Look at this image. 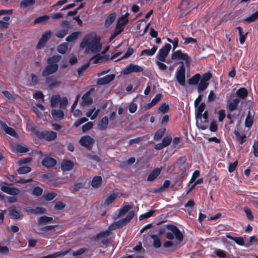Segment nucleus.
I'll return each instance as SVG.
<instances>
[{
    "mask_svg": "<svg viewBox=\"0 0 258 258\" xmlns=\"http://www.w3.org/2000/svg\"><path fill=\"white\" fill-rule=\"evenodd\" d=\"M226 236L227 238L233 240L237 244L240 246H245V243H244L242 237H234L229 234H227Z\"/></svg>",
    "mask_w": 258,
    "mask_h": 258,
    "instance_id": "obj_31",
    "label": "nucleus"
},
{
    "mask_svg": "<svg viewBox=\"0 0 258 258\" xmlns=\"http://www.w3.org/2000/svg\"><path fill=\"white\" fill-rule=\"evenodd\" d=\"M248 94L247 90L244 87L238 89L235 92V95L239 99L244 100L246 98Z\"/></svg>",
    "mask_w": 258,
    "mask_h": 258,
    "instance_id": "obj_24",
    "label": "nucleus"
},
{
    "mask_svg": "<svg viewBox=\"0 0 258 258\" xmlns=\"http://www.w3.org/2000/svg\"><path fill=\"white\" fill-rule=\"evenodd\" d=\"M171 46L170 44H166L162 48L159 49L156 55L157 58L161 61H165L166 58L168 55Z\"/></svg>",
    "mask_w": 258,
    "mask_h": 258,
    "instance_id": "obj_8",
    "label": "nucleus"
},
{
    "mask_svg": "<svg viewBox=\"0 0 258 258\" xmlns=\"http://www.w3.org/2000/svg\"><path fill=\"white\" fill-rule=\"evenodd\" d=\"M2 127L6 134L14 138H17L18 137V134L13 128L8 126L6 124H3Z\"/></svg>",
    "mask_w": 258,
    "mask_h": 258,
    "instance_id": "obj_29",
    "label": "nucleus"
},
{
    "mask_svg": "<svg viewBox=\"0 0 258 258\" xmlns=\"http://www.w3.org/2000/svg\"><path fill=\"white\" fill-rule=\"evenodd\" d=\"M94 91L95 89L94 88H91L82 96V104L83 105H89L92 103L93 99L90 96V95L92 92H93Z\"/></svg>",
    "mask_w": 258,
    "mask_h": 258,
    "instance_id": "obj_16",
    "label": "nucleus"
},
{
    "mask_svg": "<svg viewBox=\"0 0 258 258\" xmlns=\"http://www.w3.org/2000/svg\"><path fill=\"white\" fill-rule=\"evenodd\" d=\"M101 48V45L96 40L88 47V49L91 50L92 52H97Z\"/></svg>",
    "mask_w": 258,
    "mask_h": 258,
    "instance_id": "obj_44",
    "label": "nucleus"
},
{
    "mask_svg": "<svg viewBox=\"0 0 258 258\" xmlns=\"http://www.w3.org/2000/svg\"><path fill=\"white\" fill-rule=\"evenodd\" d=\"M117 195L115 193H113L110 195L109 196L107 197L106 200L104 201V205L106 206H108L110 204H111L116 198Z\"/></svg>",
    "mask_w": 258,
    "mask_h": 258,
    "instance_id": "obj_49",
    "label": "nucleus"
},
{
    "mask_svg": "<svg viewBox=\"0 0 258 258\" xmlns=\"http://www.w3.org/2000/svg\"><path fill=\"white\" fill-rule=\"evenodd\" d=\"M180 63L181 64L177 70L176 73V78L177 82L181 86H184L185 80V68L183 62H180Z\"/></svg>",
    "mask_w": 258,
    "mask_h": 258,
    "instance_id": "obj_7",
    "label": "nucleus"
},
{
    "mask_svg": "<svg viewBox=\"0 0 258 258\" xmlns=\"http://www.w3.org/2000/svg\"><path fill=\"white\" fill-rule=\"evenodd\" d=\"M110 231L107 229L106 230L102 231L98 233L96 235V238L98 239H100L102 237H107L110 235Z\"/></svg>",
    "mask_w": 258,
    "mask_h": 258,
    "instance_id": "obj_61",
    "label": "nucleus"
},
{
    "mask_svg": "<svg viewBox=\"0 0 258 258\" xmlns=\"http://www.w3.org/2000/svg\"><path fill=\"white\" fill-rule=\"evenodd\" d=\"M212 78V74L210 72H206L201 76L199 84L198 86V91L201 92L205 90L209 86V81Z\"/></svg>",
    "mask_w": 258,
    "mask_h": 258,
    "instance_id": "obj_6",
    "label": "nucleus"
},
{
    "mask_svg": "<svg viewBox=\"0 0 258 258\" xmlns=\"http://www.w3.org/2000/svg\"><path fill=\"white\" fill-rule=\"evenodd\" d=\"M68 29H61L57 31L56 34L55 36L58 38H63L68 33Z\"/></svg>",
    "mask_w": 258,
    "mask_h": 258,
    "instance_id": "obj_54",
    "label": "nucleus"
},
{
    "mask_svg": "<svg viewBox=\"0 0 258 258\" xmlns=\"http://www.w3.org/2000/svg\"><path fill=\"white\" fill-rule=\"evenodd\" d=\"M108 124V118L107 116H104L101 119L99 124V128L101 130H105L107 128Z\"/></svg>",
    "mask_w": 258,
    "mask_h": 258,
    "instance_id": "obj_43",
    "label": "nucleus"
},
{
    "mask_svg": "<svg viewBox=\"0 0 258 258\" xmlns=\"http://www.w3.org/2000/svg\"><path fill=\"white\" fill-rule=\"evenodd\" d=\"M128 19H121L120 17L118 18L116 24V28H123L124 26L128 23Z\"/></svg>",
    "mask_w": 258,
    "mask_h": 258,
    "instance_id": "obj_48",
    "label": "nucleus"
},
{
    "mask_svg": "<svg viewBox=\"0 0 258 258\" xmlns=\"http://www.w3.org/2000/svg\"><path fill=\"white\" fill-rule=\"evenodd\" d=\"M61 56L60 55H54L47 59V65L43 69L41 75L43 77H47L57 72L58 69L57 63L60 61Z\"/></svg>",
    "mask_w": 258,
    "mask_h": 258,
    "instance_id": "obj_2",
    "label": "nucleus"
},
{
    "mask_svg": "<svg viewBox=\"0 0 258 258\" xmlns=\"http://www.w3.org/2000/svg\"><path fill=\"white\" fill-rule=\"evenodd\" d=\"M51 35V32L50 30L47 31L44 33L37 44V48H41L50 38Z\"/></svg>",
    "mask_w": 258,
    "mask_h": 258,
    "instance_id": "obj_13",
    "label": "nucleus"
},
{
    "mask_svg": "<svg viewBox=\"0 0 258 258\" xmlns=\"http://www.w3.org/2000/svg\"><path fill=\"white\" fill-rule=\"evenodd\" d=\"M236 30L238 31V34L239 36V42L240 43L242 44L245 41L248 32L244 33L242 27L238 26L236 27Z\"/></svg>",
    "mask_w": 258,
    "mask_h": 258,
    "instance_id": "obj_33",
    "label": "nucleus"
},
{
    "mask_svg": "<svg viewBox=\"0 0 258 258\" xmlns=\"http://www.w3.org/2000/svg\"><path fill=\"white\" fill-rule=\"evenodd\" d=\"M80 34L79 32H74L72 33L70 35L67 36L66 40L68 42H73L77 39L78 35Z\"/></svg>",
    "mask_w": 258,
    "mask_h": 258,
    "instance_id": "obj_50",
    "label": "nucleus"
},
{
    "mask_svg": "<svg viewBox=\"0 0 258 258\" xmlns=\"http://www.w3.org/2000/svg\"><path fill=\"white\" fill-rule=\"evenodd\" d=\"M253 115L251 114L250 110L248 111L247 115L245 120L244 124L246 127H250L253 123Z\"/></svg>",
    "mask_w": 258,
    "mask_h": 258,
    "instance_id": "obj_35",
    "label": "nucleus"
},
{
    "mask_svg": "<svg viewBox=\"0 0 258 258\" xmlns=\"http://www.w3.org/2000/svg\"><path fill=\"white\" fill-rule=\"evenodd\" d=\"M154 212H155V210H150L148 212L140 215L139 217V219L140 220H142L144 219L149 218L153 216Z\"/></svg>",
    "mask_w": 258,
    "mask_h": 258,
    "instance_id": "obj_58",
    "label": "nucleus"
},
{
    "mask_svg": "<svg viewBox=\"0 0 258 258\" xmlns=\"http://www.w3.org/2000/svg\"><path fill=\"white\" fill-rule=\"evenodd\" d=\"M42 191V188L39 186H37L33 188L32 190V194L35 196L38 197L41 195Z\"/></svg>",
    "mask_w": 258,
    "mask_h": 258,
    "instance_id": "obj_63",
    "label": "nucleus"
},
{
    "mask_svg": "<svg viewBox=\"0 0 258 258\" xmlns=\"http://www.w3.org/2000/svg\"><path fill=\"white\" fill-rule=\"evenodd\" d=\"M31 168L27 166H22L17 169V172L19 174H26L30 172Z\"/></svg>",
    "mask_w": 258,
    "mask_h": 258,
    "instance_id": "obj_51",
    "label": "nucleus"
},
{
    "mask_svg": "<svg viewBox=\"0 0 258 258\" xmlns=\"http://www.w3.org/2000/svg\"><path fill=\"white\" fill-rule=\"evenodd\" d=\"M151 237L153 240V246L155 248H159L162 245L160 239L157 235L153 234L151 235Z\"/></svg>",
    "mask_w": 258,
    "mask_h": 258,
    "instance_id": "obj_45",
    "label": "nucleus"
},
{
    "mask_svg": "<svg viewBox=\"0 0 258 258\" xmlns=\"http://www.w3.org/2000/svg\"><path fill=\"white\" fill-rule=\"evenodd\" d=\"M234 134L239 144H242L246 141V137L244 134L241 135L237 130L234 131Z\"/></svg>",
    "mask_w": 258,
    "mask_h": 258,
    "instance_id": "obj_41",
    "label": "nucleus"
},
{
    "mask_svg": "<svg viewBox=\"0 0 258 258\" xmlns=\"http://www.w3.org/2000/svg\"><path fill=\"white\" fill-rule=\"evenodd\" d=\"M166 132V128H162L158 130L155 134L154 139L155 140H158L162 138Z\"/></svg>",
    "mask_w": 258,
    "mask_h": 258,
    "instance_id": "obj_47",
    "label": "nucleus"
},
{
    "mask_svg": "<svg viewBox=\"0 0 258 258\" xmlns=\"http://www.w3.org/2000/svg\"><path fill=\"white\" fill-rule=\"evenodd\" d=\"M115 78L114 74H110L105 76L103 78H99L96 82L98 85H104L108 84Z\"/></svg>",
    "mask_w": 258,
    "mask_h": 258,
    "instance_id": "obj_18",
    "label": "nucleus"
},
{
    "mask_svg": "<svg viewBox=\"0 0 258 258\" xmlns=\"http://www.w3.org/2000/svg\"><path fill=\"white\" fill-rule=\"evenodd\" d=\"M31 132L39 140H44L46 141H52L57 138V133L51 131H39L35 127H32L31 129Z\"/></svg>",
    "mask_w": 258,
    "mask_h": 258,
    "instance_id": "obj_4",
    "label": "nucleus"
},
{
    "mask_svg": "<svg viewBox=\"0 0 258 258\" xmlns=\"http://www.w3.org/2000/svg\"><path fill=\"white\" fill-rule=\"evenodd\" d=\"M60 96L58 94L53 95L50 98V106L51 107L56 106L57 103L59 102Z\"/></svg>",
    "mask_w": 258,
    "mask_h": 258,
    "instance_id": "obj_42",
    "label": "nucleus"
},
{
    "mask_svg": "<svg viewBox=\"0 0 258 258\" xmlns=\"http://www.w3.org/2000/svg\"><path fill=\"white\" fill-rule=\"evenodd\" d=\"M132 208V206L130 205H126L123 206L121 208H120L119 211L118 213L116 215L117 217H119L122 215H123L128 212Z\"/></svg>",
    "mask_w": 258,
    "mask_h": 258,
    "instance_id": "obj_38",
    "label": "nucleus"
},
{
    "mask_svg": "<svg viewBox=\"0 0 258 258\" xmlns=\"http://www.w3.org/2000/svg\"><path fill=\"white\" fill-rule=\"evenodd\" d=\"M45 77V82L50 89L59 86L61 83L60 81L56 80L53 76H48Z\"/></svg>",
    "mask_w": 258,
    "mask_h": 258,
    "instance_id": "obj_14",
    "label": "nucleus"
},
{
    "mask_svg": "<svg viewBox=\"0 0 258 258\" xmlns=\"http://www.w3.org/2000/svg\"><path fill=\"white\" fill-rule=\"evenodd\" d=\"M1 189L3 191L13 196L18 195L20 192V190L18 188L9 187L6 185H2L1 187Z\"/></svg>",
    "mask_w": 258,
    "mask_h": 258,
    "instance_id": "obj_20",
    "label": "nucleus"
},
{
    "mask_svg": "<svg viewBox=\"0 0 258 258\" xmlns=\"http://www.w3.org/2000/svg\"><path fill=\"white\" fill-rule=\"evenodd\" d=\"M94 140L89 136H85L81 138L79 143L82 146L85 147L90 150L92 149V145L94 143Z\"/></svg>",
    "mask_w": 258,
    "mask_h": 258,
    "instance_id": "obj_10",
    "label": "nucleus"
},
{
    "mask_svg": "<svg viewBox=\"0 0 258 258\" xmlns=\"http://www.w3.org/2000/svg\"><path fill=\"white\" fill-rule=\"evenodd\" d=\"M253 153L255 157H258V140H254L252 146Z\"/></svg>",
    "mask_w": 258,
    "mask_h": 258,
    "instance_id": "obj_64",
    "label": "nucleus"
},
{
    "mask_svg": "<svg viewBox=\"0 0 258 258\" xmlns=\"http://www.w3.org/2000/svg\"><path fill=\"white\" fill-rule=\"evenodd\" d=\"M206 105L204 102L201 103L198 106L196 112V118L201 119L202 118V113L204 111Z\"/></svg>",
    "mask_w": 258,
    "mask_h": 258,
    "instance_id": "obj_37",
    "label": "nucleus"
},
{
    "mask_svg": "<svg viewBox=\"0 0 258 258\" xmlns=\"http://www.w3.org/2000/svg\"><path fill=\"white\" fill-rule=\"evenodd\" d=\"M9 216L13 219L18 220L21 217V212L17 210V207L15 206H11L9 209Z\"/></svg>",
    "mask_w": 258,
    "mask_h": 258,
    "instance_id": "obj_21",
    "label": "nucleus"
},
{
    "mask_svg": "<svg viewBox=\"0 0 258 258\" xmlns=\"http://www.w3.org/2000/svg\"><path fill=\"white\" fill-rule=\"evenodd\" d=\"M57 226V225L45 226H43V227L40 228L39 229V230H40V232L42 233H45L47 231L52 230L53 229H54V228H55Z\"/></svg>",
    "mask_w": 258,
    "mask_h": 258,
    "instance_id": "obj_55",
    "label": "nucleus"
},
{
    "mask_svg": "<svg viewBox=\"0 0 258 258\" xmlns=\"http://www.w3.org/2000/svg\"><path fill=\"white\" fill-rule=\"evenodd\" d=\"M179 39L177 37H175L171 43L173 44V51L171 54V59L172 60H182L185 61V64L186 66H189L190 61V58L188 55L186 53H182L181 50H177L174 51V50L178 47Z\"/></svg>",
    "mask_w": 258,
    "mask_h": 258,
    "instance_id": "obj_3",
    "label": "nucleus"
},
{
    "mask_svg": "<svg viewBox=\"0 0 258 258\" xmlns=\"http://www.w3.org/2000/svg\"><path fill=\"white\" fill-rule=\"evenodd\" d=\"M68 49V44L67 43H63L59 45L57 47V51L61 54H64Z\"/></svg>",
    "mask_w": 258,
    "mask_h": 258,
    "instance_id": "obj_52",
    "label": "nucleus"
},
{
    "mask_svg": "<svg viewBox=\"0 0 258 258\" xmlns=\"http://www.w3.org/2000/svg\"><path fill=\"white\" fill-rule=\"evenodd\" d=\"M158 46L157 45H154L151 49H145L142 50L141 52L140 55L146 56H153L156 52Z\"/></svg>",
    "mask_w": 258,
    "mask_h": 258,
    "instance_id": "obj_28",
    "label": "nucleus"
},
{
    "mask_svg": "<svg viewBox=\"0 0 258 258\" xmlns=\"http://www.w3.org/2000/svg\"><path fill=\"white\" fill-rule=\"evenodd\" d=\"M169 110V106L168 104L166 103H162L160 106L159 107L158 110L159 111L162 112V113H165L167 112Z\"/></svg>",
    "mask_w": 258,
    "mask_h": 258,
    "instance_id": "obj_53",
    "label": "nucleus"
},
{
    "mask_svg": "<svg viewBox=\"0 0 258 258\" xmlns=\"http://www.w3.org/2000/svg\"><path fill=\"white\" fill-rule=\"evenodd\" d=\"M53 220L52 217H48L47 216H41L38 220V223L39 225L46 224L48 223L51 222Z\"/></svg>",
    "mask_w": 258,
    "mask_h": 258,
    "instance_id": "obj_39",
    "label": "nucleus"
},
{
    "mask_svg": "<svg viewBox=\"0 0 258 258\" xmlns=\"http://www.w3.org/2000/svg\"><path fill=\"white\" fill-rule=\"evenodd\" d=\"M166 233V237L168 240H172L175 237L177 243H180L183 239V235L179 228L171 224L164 225L158 230V235H162Z\"/></svg>",
    "mask_w": 258,
    "mask_h": 258,
    "instance_id": "obj_1",
    "label": "nucleus"
},
{
    "mask_svg": "<svg viewBox=\"0 0 258 258\" xmlns=\"http://www.w3.org/2000/svg\"><path fill=\"white\" fill-rule=\"evenodd\" d=\"M134 215L135 213L133 211H130L125 218L115 222L118 228L122 227L125 224L128 223L133 218Z\"/></svg>",
    "mask_w": 258,
    "mask_h": 258,
    "instance_id": "obj_11",
    "label": "nucleus"
},
{
    "mask_svg": "<svg viewBox=\"0 0 258 258\" xmlns=\"http://www.w3.org/2000/svg\"><path fill=\"white\" fill-rule=\"evenodd\" d=\"M123 30V28H116L115 29V30L113 34L111 35V36L109 37V40L111 41L113 39H114L118 35H119L120 33H121Z\"/></svg>",
    "mask_w": 258,
    "mask_h": 258,
    "instance_id": "obj_62",
    "label": "nucleus"
},
{
    "mask_svg": "<svg viewBox=\"0 0 258 258\" xmlns=\"http://www.w3.org/2000/svg\"><path fill=\"white\" fill-rule=\"evenodd\" d=\"M74 167L73 163L69 160H64L62 161L61 165V168L62 171H70Z\"/></svg>",
    "mask_w": 258,
    "mask_h": 258,
    "instance_id": "obj_27",
    "label": "nucleus"
},
{
    "mask_svg": "<svg viewBox=\"0 0 258 258\" xmlns=\"http://www.w3.org/2000/svg\"><path fill=\"white\" fill-rule=\"evenodd\" d=\"M240 102L239 98H230L227 101L226 108L227 111L232 112L237 109V106Z\"/></svg>",
    "mask_w": 258,
    "mask_h": 258,
    "instance_id": "obj_12",
    "label": "nucleus"
},
{
    "mask_svg": "<svg viewBox=\"0 0 258 258\" xmlns=\"http://www.w3.org/2000/svg\"><path fill=\"white\" fill-rule=\"evenodd\" d=\"M50 17L46 15L41 16L36 18L34 21V24H46L49 19Z\"/></svg>",
    "mask_w": 258,
    "mask_h": 258,
    "instance_id": "obj_34",
    "label": "nucleus"
},
{
    "mask_svg": "<svg viewBox=\"0 0 258 258\" xmlns=\"http://www.w3.org/2000/svg\"><path fill=\"white\" fill-rule=\"evenodd\" d=\"M201 120V122L200 124L198 126V127L202 130H205L208 128V112L207 111H204V112L202 113V118Z\"/></svg>",
    "mask_w": 258,
    "mask_h": 258,
    "instance_id": "obj_17",
    "label": "nucleus"
},
{
    "mask_svg": "<svg viewBox=\"0 0 258 258\" xmlns=\"http://www.w3.org/2000/svg\"><path fill=\"white\" fill-rule=\"evenodd\" d=\"M95 58L93 63L94 64L98 63H101L102 62L106 61L109 59V54H105L104 55H100V54H97L95 56H92L90 60H91Z\"/></svg>",
    "mask_w": 258,
    "mask_h": 258,
    "instance_id": "obj_25",
    "label": "nucleus"
},
{
    "mask_svg": "<svg viewBox=\"0 0 258 258\" xmlns=\"http://www.w3.org/2000/svg\"><path fill=\"white\" fill-rule=\"evenodd\" d=\"M115 13H111L109 14L105 20V26L106 27H109L115 20L116 18Z\"/></svg>",
    "mask_w": 258,
    "mask_h": 258,
    "instance_id": "obj_32",
    "label": "nucleus"
},
{
    "mask_svg": "<svg viewBox=\"0 0 258 258\" xmlns=\"http://www.w3.org/2000/svg\"><path fill=\"white\" fill-rule=\"evenodd\" d=\"M99 110H95V107H93L88 110L86 113V115L88 117H90L92 120L95 119L98 114Z\"/></svg>",
    "mask_w": 258,
    "mask_h": 258,
    "instance_id": "obj_40",
    "label": "nucleus"
},
{
    "mask_svg": "<svg viewBox=\"0 0 258 258\" xmlns=\"http://www.w3.org/2000/svg\"><path fill=\"white\" fill-rule=\"evenodd\" d=\"M57 163L56 160L49 156H46L43 158L41 161V164L43 166L47 168H50L56 165Z\"/></svg>",
    "mask_w": 258,
    "mask_h": 258,
    "instance_id": "obj_15",
    "label": "nucleus"
},
{
    "mask_svg": "<svg viewBox=\"0 0 258 258\" xmlns=\"http://www.w3.org/2000/svg\"><path fill=\"white\" fill-rule=\"evenodd\" d=\"M162 167L154 169L148 175L147 180L152 181L154 180L161 173Z\"/></svg>",
    "mask_w": 258,
    "mask_h": 258,
    "instance_id": "obj_26",
    "label": "nucleus"
},
{
    "mask_svg": "<svg viewBox=\"0 0 258 258\" xmlns=\"http://www.w3.org/2000/svg\"><path fill=\"white\" fill-rule=\"evenodd\" d=\"M102 181V179L100 176H95L92 179L91 186L93 187L97 188L101 184Z\"/></svg>",
    "mask_w": 258,
    "mask_h": 258,
    "instance_id": "obj_36",
    "label": "nucleus"
},
{
    "mask_svg": "<svg viewBox=\"0 0 258 258\" xmlns=\"http://www.w3.org/2000/svg\"><path fill=\"white\" fill-rule=\"evenodd\" d=\"M16 150L18 153H25L29 151V149L26 146L18 145L16 147Z\"/></svg>",
    "mask_w": 258,
    "mask_h": 258,
    "instance_id": "obj_56",
    "label": "nucleus"
},
{
    "mask_svg": "<svg viewBox=\"0 0 258 258\" xmlns=\"http://www.w3.org/2000/svg\"><path fill=\"white\" fill-rule=\"evenodd\" d=\"M186 161L187 159L185 156L180 157L177 161V164L179 166L180 170L182 172V176L178 179V180L180 181L181 183L183 181L182 178L187 175L190 167L189 164Z\"/></svg>",
    "mask_w": 258,
    "mask_h": 258,
    "instance_id": "obj_5",
    "label": "nucleus"
},
{
    "mask_svg": "<svg viewBox=\"0 0 258 258\" xmlns=\"http://www.w3.org/2000/svg\"><path fill=\"white\" fill-rule=\"evenodd\" d=\"M52 117L55 120L59 121L62 120L64 117V112L59 109H53L51 111Z\"/></svg>",
    "mask_w": 258,
    "mask_h": 258,
    "instance_id": "obj_22",
    "label": "nucleus"
},
{
    "mask_svg": "<svg viewBox=\"0 0 258 258\" xmlns=\"http://www.w3.org/2000/svg\"><path fill=\"white\" fill-rule=\"evenodd\" d=\"M35 3V0H23L20 3V7L21 8H26L34 5Z\"/></svg>",
    "mask_w": 258,
    "mask_h": 258,
    "instance_id": "obj_46",
    "label": "nucleus"
},
{
    "mask_svg": "<svg viewBox=\"0 0 258 258\" xmlns=\"http://www.w3.org/2000/svg\"><path fill=\"white\" fill-rule=\"evenodd\" d=\"M258 19V11L245 19V21L248 22H252Z\"/></svg>",
    "mask_w": 258,
    "mask_h": 258,
    "instance_id": "obj_57",
    "label": "nucleus"
},
{
    "mask_svg": "<svg viewBox=\"0 0 258 258\" xmlns=\"http://www.w3.org/2000/svg\"><path fill=\"white\" fill-rule=\"evenodd\" d=\"M89 65L90 61H88L82 65L81 67L79 68L77 70L78 75L79 76H81L82 74L89 67Z\"/></svg>",
    "mask_w": 258,
    "mask_h": 258,
    "instance_id": "obj_59",
    "label": "nucleus"
},
{
    "mask_svg": "<svg viewBox=\"0 0 258 258\" xmlns=\"http://www.w3.org/2000/svg\"><path fill=\"white\" fill-rule=\"evenodd\" d=\"M201 78V76L200 74H196L188 80V84L189 85H199Z\"/></svg>",
    "mask_w": 258,
    "mask_h": 258,
    "instance_id": "obj_30",
    "label": "nucleus"
},
{
    "mask_svg": "<svg viewBox=\"0 0 258 258\" xmlns=\"http://www.w3.org/2000/svg\"><path fill=\"white\" fill-rule=\"evenodd\" d=\"M187 0H182L178 8L180 9L182 14H187L190 11L191 8Z\"/></svg>",
    "mask_w": 258,
    "mask_h": 258,
    "instance_id": "obj_23",
    "label": "nucleus"
},
{
    "mask_svg": "<svg viewBox=\"0 0 258 258\" xmlns=\"http://www.w3.org/2000/svg\"><path fill=\"white\" fill-rule=\"evenodd\" d=\"M143 71L144 69L143 67L134 63H130L123 70L122 73L124 75H127L133 73H141L143 72Z\"/></svg>",
    "mask_w": 258,
    "mask_h": 258,
    "instance_id": "obj_9",
    "label": "nucleus"
},
{
    "mask_svg": "<svg viewBox=\"0 0 258 258\" xmlns=\"http://www.w3.org/2000/svg\"><path fill=\"white\" fill-rule=\"evenodd\" d=\"M95 40L96 38L95 37L91 34H87L83 38L80 45L82 47H87L88 48Z\"/></svg>",
    "mask_w": 258,
    "mask_h": 258,
    "instance_id": "obj_19",
    "label": "nucleus"
},
{
    "mask_svg": "<svg viewBox=\"0 0 258 258\" xmlns=\"http://www.w3.org/2000/svg\"><path fill=\"white\" fill-rule=\"evenodd\" d=\"M257 242V239L256 236L253 235L249 237L248 241L245 242V246L249 247L251 244L255 243Z\"/></svg>",
    "mask_w": 258,
    "mask_h": 258,
    "instance_id": "obj_60",
    "label": "nucleus"
}]
</instances>
